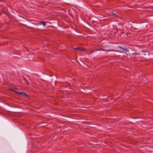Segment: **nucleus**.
Returning a JSON list of instances; mask_svg holds the SVG:
<instances>
[{
	"instance_id": "0eeeda50",
	"label": "nucleus",
	"mask_w": 153,
	"mask_h": 153,
	"mask_svg": "<svg viewBox=\"0 0 153 153\" xmlns=\"http://www.w3.org/2000/svg\"><path fill=\"white\" fill-rule=\"evenodd\" d=\"M23 79L26 82H28L26 80V79L24 77H23Z\"/></svg>"
},
{
	"instance_id": "f03ea898",
	"label": "nucleus",
	"mask_w": 153,
	"mask_h": 153,
	"mask_svg": "<svg viewBox=\"0 0 153 153\" xmlns=\"http://www.w3.org/2000/svg\"><path fill=\"white\" fill-rule=\"evenodd\" d=\"M118 48H120V49H121L124 50V51H125L126 52H128V49L125 48H123L120 46H118Z\"/></svg>"
},
{
	"instance_id": "7ed1b4c3",
	"label": "nucleus",
	"mask_w": 153,
	"mask_h": 153,
	"mask_svg": "<svg viewBox=\"0 0 153 153\" xmlns=\"http://www.w3.org/2000/svg\"><path fill=\"white\" fill-rule=\"evenodd\" d=\"M39 25H42L44 26H45L46 25V22H40L39 23Z\"/></svg>"
},
{
	"instance_id": "20e7f679",
	"label": "nucleus",
	"mask_w": 153,
	"mask_h": 153,
	"mask_svg": "<svg viewBox=\"0 0 153 153\" xmlns=\"http://www.w3.org/2000/svg\"><path fill=\"white\" fill-rule=\"evenodd\" d=\"M126 34V33H125L124 32H123L121 34V36L123 37H126L127 36Z\"/></svg>"
},
{
	"instance_id": "9d476101",
	"label": "nucleus",
	"mask_w": 153,
	"mask_h": 153,
	"mask_svg": "<svg viewBox=\"0 0 153 153\" xmlns=\"http://www.w3.org/2000/svg\"><path fill=\"white\" fill-rule=\"evenodd\" d=\"M134 30H137V28H134Z\"/></svg>"
},
{
	"instance_id": "6e6552de",
	"label": "nucleus",
	"mask_w": 153,
	"mask_h": 153,
	"mask_svg": "<svg viewBox=\"0 0 153 153\" xmlns=\"http://www.w3.org/2000/svg\"><path fill=\"white\" fill-rule=\"evenodd\" d=\"M73 49H76V50H78V47H77V48H73Z\"/></svg>"
},
{
	"instance_id": "f257e3e1",
	"label": "nucleus",
	"mask_w": 153,
	"mask_h": 153,
	"mask_svg": "<svg viewBox=\"0 0 153 153\" xmlns=\"http://www.w3.org/2000/svg\"><path fill=\"white\" fill-rule=\"evenodd\" d=\"M16 93H17L18 94H21L24 96H27V95L25 92H20L18 91H16Z\"/></svg>"
},
{
	"instance_id": "1a4fd4ad",
	"label": "nucleus",
	"mask_w": 153,
	"mask_h": 153,
	"mask_svg": "<svg viewBox=\"0 0 153 153\" xmlns=\"http://www.w3.org/2000/svg\"><path fill=\"white\" fill-rule=\"evenodd\" d=\"M12 91L16 93V92L17 91L16 90H12Z\"/></svg>"
},
{
	"instance_id": "39448f33",
	"label": "nucleus",
	"mask_w": 153,
	"mask_h": 153,
	"mask_svg": "<svg viewBox=\"0 0 153 153\" xmlns=\"http://www.w3.org/2000/svg\"><path fill=\"white\" fill-rule=\"evenodd\" d=\"M112 15L115 17H117L118 16L117 13L112 12Z\"/></svg>"
},
{
	"instance_id": "423d86ee",
	"label": "nucleus",
	"mask_w": 153,
	"mask_h": 153,
	"mask_svg": "<svg viewBox=\"0 0 153 153\" xmlns=\"http://www.w3.org/2000/svg\"><path fill=\"white\" fill-rule=\"evenodd\" d=\"M78 50H79L82 51H84L85 50V49L82 48H81L80 47H78Z\"/></svg>"
}]
</instances>
